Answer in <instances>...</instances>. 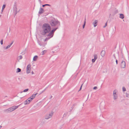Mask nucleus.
Here are the masks:
<instances>
[{
    "label": "nucleus",
    "instance_id": "38",
    "mask_svg": "<svg viewBox=\"0 0 129 129\" xmlns=\"http://www.w3.org/2000/svg\"><path fill=\"white\" fill-rule=\"evenodd\" d=\"M116 64H118V61H117V60H116Z\"/></svg>",
    "mask_w": 129,
    "mask_h": 129
},
{
    "label": "nucleus",
    "instance_id": "2",
    "mask_svg": "<svg viewBox=\"0 0 129 129\" xmlns=\"http://www.w3.org/2000/svg\"><path fill=\"white\" fill-rule=\"evenodd\" d=\"M49 23L52 27H55L52 30H53V33L58 28L59 26L60 25V22L57 20H56L55 19L51 20L49 22Z\"/></svg>",
    "mask_w": 129,
    "mask_h": 129
},
{
    "label": "nucleus",
    "instance_id": "23",
    "mask_svg": "<svg viewBox=\"0 0 129 129\" xmlns=\"http://www.w3.org/2000/svg\"><path fill=\"white\" fill-rule=\"evenodd\" d=\"M46 52V51L45 50H44L42 52V55H44Z\"/></svg>",
    "mask_w": 129,
    "mask_h": 129
},
{
    "label": "nucleus",
    "instance_id": "31",
    "mask_svg": "<svg viewBox=\"0 0 129 129\" xmlns=\"http://www.w3.org/2000/svg\"><path fill=\"white\" fill-rule=\"evenodd\" d=\"M46 88H45L43 91H42V92L39 94H41V93H43V92H44L45 90H46Z\"/></svg>",
    "mask_w": 129,
    "mask_h": 129
},
{
    "label": "nucleus",
    "instance_id": "17",
    "mask_svg": "<svg viewBox=\"0 0 129 129\" xmlns=\"http://www.w3.org/2000/svg\"><path fill=\"white\" fill-rule=\"evenodd\" d=\"M5 6H6V5H3L2 7V10H1L2 12H3V11L4 8H5Z\"/></svg>",
    "mask_w": 129,
    "mask_h": 129
},
{
    "label": "nucleus",
    "instance_id": "9",
    "mask_svg": "<svg viewBox=\"0 0 129 129\" xmlns=\"http://www.w3.org/2000/svg\"><path fill=\"white\" fill-rule=\"evenodd\" d=\"M13 111L12 107L8 109L4 110V111L7 112H11Z\"/></svg>",
    "mask_w": 129,
    "mask_h": 129
},
{
    "label": "nucleus",
    "instance_id": "32",
    "mask_svg": "<svg viewBox=\"0 0 129 129\" xmlns=\"http://www.w3.org/2000/svg\"><path fill=\"white\" fill-rule=\"evenodd\" d=\"M95 59H92V62H95Z\"/></svg>",
    "mask_w": 129,
    "mask_h": 129
},
{
    "label": "nucleus",
    "instance_id": "33",
    "mask_svg": "<svg viewBox=\"0 0 129 129\" xmlns=\"http://www.w3.org/2000/svg\"><path fill=\"white\" fill-rule=\"evenodd\" d=\"M97 87L96 86H95V87H94L93 88V89H97Z\"/></svg>",
    "mask_w": 129,
    "mask_h": 129
},
{
    "label": "nucleus",
    "instance_id": "11",
    "mask_svg": "<svg viewBox=\"0 0 129 129\" xmlns=\"http://www.w3.org/2000/svg\"><path fill=\"white\" fill-rule=\"evenodd\" d=\"M105 50H102L101 53V55L102 57H104L105 55Z\"/></svg>",
    "mask_w": 129,
    "mask_h": 129
},
{
    "label": "nucleus",
    "instance_id": "12",
    "mask_svg": "<svg viewBox=\"0 0 129 129\" xmlns=\"http://www.w3.org/2000/svg\"><path fill=\"white\" fill-rule=\"evenodd\" d=\"M98 22V21L97 20H95V21L93 23V24L94 25V27H95L97 26Z\"/></svg>",
    "mask_w": 129,
    "mask_h": 129
},
{
    "label": "nucleus",
    "instance_id": "4",
    "mask_svg": "<svg viewBox=\"0 0 129 129\" xmlns=\"http://www.w3.org/2000/svg\"><path fill=\"white\" fill-rule=\"evenodd\" d=\"M53 113L52 112L51 113L46 114L45 116V119H48L51 118L52 116Z\"/></svg>",
    "mask_w": 129,
    "mask_h": 129
},
{
    "label": "nucleus",
    "instance_id": "15",
    "mask_svg": "<svg viewBox=\"0 0 129 129\" xmlns=\"http://www.w3.org/2000/svg\"><path fill=\"white\" fill-rule=\"evenodd\" d=\"M38 58V56L37 55H36L34 56L33 58V60L34 61H36L37 60V59Z\"/></svg>",
    "mask_w": 129,
    "mask_h": 129
},
{
    "label": "nucleus",
    "instance_id": "25",
    "mask_svg": "<svg viewBox=\"0 0 129 129\" xmlns=\"http://www.w3.org/2000/svg\"><path fill=\"white\" fill-rule=\"evenodd\" d=\"M22 57L21 55H20L19 56L18 58L19 59H21L22 58Z\"/></svg>",
    "mask_w": 129,
    "mask_h": 129
},
{
    "label": "nucleus",
    "instance_id": "40",
    "mask_svg": "<svg viewBox=\"0 0 129 129\" xmlns=\"http://www.w3.org/2000/svg\"><path fill=\"white\" fill-rule=\"evenodd\" d=\"M39 1L40 2V3H41V0H39Z\"/></svg>",
    "mask_w": 129,
    "mask_h": 129
},
{
    "label": "nucleus",
    "instance_id": "44",
    "mask_svg": "<svg viewBox=\"0 0 129 129\" xmlns=\"http://www.w3.org/2000/svg\"><path fill=\"white\" fill-rule=\"evenodd\" d=\"M116 11L117 12H118V11H117V10Z\"/></svg>",
    "mask_w": 129,
    "mask_h": 129
},
{
    "label": "nucleus",
    "instance_id": "41",
    "mask_svg": "<svg viewBox=\"0 0 129 129\" xmlns=\"http://www.w3.org/2000/svg\"><path fill=\"white\" fill-rule=\"evenodd\" d=\"M52 96H51L50 97V99H51L52 98Z\"/></svg>",
    "mask_w": 129,
    "mask_h": 129
},
{
    "label": "nucleus",
    "instance_id": "27",
    "mask_svg": "<svg viewBox=\"0 0 129 129\" xmlns=\"http://www.w3.org/2000/svg\"><path fill=\"white\" fill-rule=\"evenodd\" d=\"M126 96L127 97L129 98V93H126Z\"/></svg>",
    "mask_w": 129,
    "mask_h": 129
},
{
    "label": "nucleus",
    "instance_id": "16",
    "mask_svg": "<svg viewBox=\"0 0 129 129\" xmlns=\"http://www.w3.org/2000/svg\"><path fill=\"white\" fill-rule=\"evenodd\" d=\"M119 17L122 19H123L124 18V16L123 14H120V16Z\"/></svg>",
    "mask_w": 129,
    "mask_h": 129
},
{
    "label": "nucleus",
    "instance_id": "37",
    "mask_svg": "<svg viewBox=\"0 0 129 129\" xmlns=\"http://www.w3.org/2000/svg\"><path fill=\"white\" fill-rule=\"evenodd\" d=\"M13 41L10 44V45L11 46V45L13 44Z\"/></svg>",
    "mask_w": 129,
    "mask_h": 129
},
{
    "label": "nucleus",
    "instance_id": "3",
    "mask_svg": "<svg viewBox=\"0 0 129 129\" xmlns=\"http://www.w3.org/2000/svg\"><path fill=\"white\" fill-rule=\"evenodd\" d=\"M54 31L53 30H51V31L49 33L48 35H47V37H49L47 38H46L44 40V41L45 42L46 41H47L48 40L50 39L51 38L53 37L54 33L53 32Z\"/></svg>",
    "mask_w": 129,
    "mask_h": 129
},
{
    "label": "nucleus",
    "instance_id": "43",
    "mask_svg": "<svg viewBox=\"0 0 129 129\" xmlns=\"http://www.w3.org/2000/svg\"><path fill=\"white\" fill-rule=\"evenodd\" d=\"M1 127H2V126H1L0 125V128H1Z\"/></svg>",
    "mask_w": 129,
    "mask_h": 129
},
{
    "label": "nucleus",
    "instance_id": "7",
    "mask_svg": "<svg viewBox=\"0 0 129 129\" xmlns=\"http://www.w3.org/2000/svg\"><path fill=\"white\" fill-rule=\"evenodd\" d=\"M126 66L125 62L124 61H122L121 64V67L122 68H124Z\"/></svg>",
    "mask_w": 129,
    "mask_h": 129
},
{
    "label": "nucleus",
    "instance_id": "24",
    "mask_svg": "<svg viewBox=\"0 0 129 129\" xmlns=\"http://www.w3.org/2000/svg\"><path fill=\"white\" fill-rule=\"evenodd\" d=\"M94 59L95 60L97 59L98 58L97 55L95 54L94 55Z\"/></svg>",
    "mask_w": 129,
    "mask_h": 129
},
{
    "label": "nucleus",
    "instance_id": "29",
    "mask_svg": "<svg viewBox=\"0 0 129 129\" xmlns=\"http://www.w3.org/2000/svg\"><path fill=\"white\" fill-rule=\"evenodd\" d=\"M122 90L123 91H126V89L124 87H122Z\"/></svg>",
    "mask_w": 129,
    "mask_h": 129
},
{
    "label": "nucleus",
    "instance_id": "26",
    "mask_svg": "<svg viewBox=\"0 0 129 129\" xmlns=\"http://www.w3.org/2000/svg\"><path fill=\"white\" fill-rule=\"evenodd\" d=\"M50 6V5H49V4H46L45 5H42V7H44L45 6Z\"/></svg>",
    "mask_w": 129,
    "mask_h": 129
},
{
    "label": "nucleus",
    "instance_id": "36",
    "mask_svg": "<svg viewBox=\"0 0 129 129\" xmlns=\"http://www.w3.org/2000/svg\"><path fill=\"white\" fill-rule=\"evenodd\" d=\"M83 85V84H82V85H81V87H80V89L79 90V91H80V90H81V89L82 87V85Z\"/></svg>",
    "mask_w": 129,
    "mask_h": 129
},
{
    "label": "nucleus",
    "instance_id": "45",
    "mask_svg": "<svg viewBox=\"0 0 129 129\" xmlns=\"http://www.w3.org/2000/svg\"><path fill=\"white\" fill-rule=\"evenodd\" d=\"M39 45H40V46H41V44H39Z\"/></svg>",
    "mask_w": 129,
    "mask_h": 129
},
{
    "label": "nucleus",
    "instance_id": "5",
    "mask_svg": "<svg viewBox=\"0 0 129 129\" xmlns=\"http://www.w3.org/2000/svg\"><path fill=\"white\" fill-rule=\"evenodd\" d=\"M113 98L114 100L117 99L118 98V96L116 94V90H114L113 92Z\"/></svg>",
    "mask_w": 129,
    "mask_h": 129
},
{
    "label": "nucleus",
    "instance_id": "19",
    "mask_svg": "<svg viewBox=\"0 0 129 129\" xmlns=\"http://www.w3.org/2000/svg\"><path fill=\"white\" fill-rule=\"evenodd\" d=\"M21 71V70L19 68H18L17 69L16 73H18L20 72Z\"/></svg>",
    "mask_w": 129,
    "mask_h": 129
},
{
    "label": "nucleus",
    "instance_id": "8",
    "mask_svg": "<svg viewBox=\"0 0 129 129\" xmlns=\"http://www.w3.org/2000/svg\"><path fill=\"white\" fill-rule=\"evenodd\" d=\"M17 7L15 5H14L13 7V12L15 15H16L17 14Z\"/></svg>",
    "mask_w": 129,
    "mask_h": 129
},
{
    "label": "nucleus",
    "instance_id": "22",
    "mask_svg": "<svg viewBox=\"0 0 129 129\" xmlns=\"http://www.w3.org/2000/svg\"><path fill=\"white\" fill-rule=\"evenodd\" d=\"M86 20V18H85V21H84V24L83 25V28H84L85 26V25Z\"/></svg>",
    "mask_w": 129,
    "mask_h": 129
},
{
    "label": "nucleus",
    "instance_id": "1",
    "mask_svg": "<svg viewBox=\"0 0 129 129\" xmlns=\"http://www.w3.org/2000/svg\"><path fill=\"white\" fill-rule=\"evenodd\" d=\"M42 29L43 31V35H44L50 33L51 27L49 24L45 23L43 25Z\"/></svg>",
    "mask_w": 129,
    "mask_h": 129
},
{
    "label": "nucleus",
    "instance_id": "42",
    "mask_svg": "<svg viewBox=\"0 0 129 129\" xmlns=\"http://www.w3.org/2000/svg\"><path fill=\"white\" fill-rule=\"evenodd\" d=\"M114 57L115 58V59L116 58V57H115V56L114 55Z\"/></svg>",
    "mask_w": 129,
    "mask_h": 129
},
{
    "label": "nucleus",
    "instance_id": "30",
    "mask_svg": "<svg viewBox=\"0 0 129 129\" xmlns=\"http://www.w3.org/2000/svg\"><path fill=\"white\" fill-rule=\"evenodd\" d=\"M1 43L2 45L3 44V39L1 41Z\"/></svg>",
    "mask_w": 129,
    "mask_h": 129
},
{
    "label": "nucleus",
    "instance_id": "34",
    "mask_svg": "<svg viewBox=\"0 0 129 129\" xmlns=\"http://www.w3.org/2000/svg\"><path fill=\"white\" fill-rule=\"evenodd\" d=\"M107 26V22L105 24V25L103 26L104 28H105Z\"/></svg>",
    "mask_w": 129,
    "mask_h": 129
},
{
    "label": "nucleus",
    "instance_id": "20",
    "mask_svg": "<svg viewBox=\"0 0 129 129\" xmlns=\"http://www.w3.org/2000/svg\"><path fill=\"white\" fill-rule=\"evenodd\" d=\"M11 45L10 44L9 45H8L5 48V50H7V49H8L11 46Z\"/></svg>",
    "mask_w": 129,
    "mask_h": 129
},
{
    "label": "nucleus",
    "instance_id": "47",
    "mask_svg": "<svg viewBox=\"0 0 129 129\" xmlns=\"http://www.w3.org/2000/svg\"><path fill=\"white\" fill-rule=\"evenodd\" d=\"M43 122L44 123V121H43Z\"/></svg>",
    "mask_w": 129,
    "mask_h": 129
},
{
    "label": "nucleus",
    "instance_id": "18",
    "mask_svg": "<svg viewBox=\"0 0 129 129\" xmlns=\"http://www.w3.org/2000/svg\"><path fill=\"white\" fill-rule=\"evenodd\" d=\"M27 101L28 102H29V103H30V102H31L32 100V99H31V98H28L27 99Z\"/></svg>",
    "mask_w": 129,
    "mask_h": 129
},
{
    "label": "nucleus",
    "instance_id": "10",
    "mask_svg": "<svg viewBox=\"0 0 129 129\" xmlns=\"http://www.w3.org/2000/svg\"><path fill=\"white\" fill-rule=\"evenodd\" d=\"M44 12V9L42 8H40L39 12V13L40 14H41L43 13Z\"/></svg>",
    "mask_w": 129,
    "mask_h": 129
},
{
    "label": "nucleus",
    "instance_id": "35",
    "mask_svg": "<svg viewBox=\"0 0 129 129\" xmlns=\"http://www.w3.org/2000/svg\"><path fill=\"white\" fill-rule=\"evenodd\" d=\"M67 114V113H64V114L63 115V116H66Z\"/></svg>",
    "mask_w": 129,
    "mask_h": 129
},
{
    "label": "nucleus",
    "instance_id": "21",
    "mask_svg": "<svg viewBox=\"0 0 129 129\" xmlns=\"http://www.w3.org/2000/svg\"><path fill=\"white\" fill-rule=\"evenodd\" d=\"M24 104L27 105L29 103V102L27 101V100H26L24 102Z\"/></svg>",
    "mask_w": 129,
    "mask_h": 129
},
{
    "label": "nucleus",
    "instance_id": "13",
    "mask_svg": "<svg viewBox=\"0 0 129 129\" xmlns=\"http://www.w3.org/2000/svg\"><path fill=\"white\" fill-rule=\"evenodd\" d=\"M19 106V105L17 106H14L12 107L13 111L17 108Z\"/></svg>",
    "mask_w": 129,
    "mask_h": 129
},
{
    "label": "nucleus",
    "instance_id": "48",
    "mask_svg": "<svg viewBox=\"0 0 129 129\" xmlns=\"http://www.w3.org/2000/svg\"><path fill=\"white\" fill-rule=\"evenodd\" d=\"M22 92H23L22 91V92H21V93H22Z\"/></svg>",
    "mask_w": 129,
    "mask_h": 129
},
{
    "label": "nucleus",
    "instance_id": "46",
    "mask_svg": "<svg viewBox=\"0 0 129 129\" xmlns=\"http://www.w3.org/2000/svg\"><path fill=\"white\" fill-rule=\"evenodd\" d=\"M43 120H42V121H41V122H42V121H43Z\"/></svg>",
    "mask_w": 129,
    "mask_h": 129
},
{
    "label": "nucleus",
    "instance_id": "39",
    "mask_svg": "<svg viewBox=\"0 0 129 129\" xmlns=\"http://www.w3.org/2000/svg\"><path fill=\"white\" fill-rule=\"evenodd\" d=\"M31 73L32 74H34V73L32 71L31 72Z\"/></svg>",
    "mask_w": 129,
    "mask_h": 129
},
{
    "label": "nucleus",
    "instance_id": "6",
    "mask_svg": "<svg viewBox=\"0 0 129 129\" xmlns=\"http://www.w3.org/2000/svg\"><path fill=\"white\" fill-rule=\"evenodd\" d=\"M31 65L30 64H28L26 68V73L27 74L30 73V71L31 70L30 68Z\"/></svg>",
    "mask_w": 129,
    "mask_h": 129
},
{
    "label": "nucleus",
    "instance_id": "14",
    "mask_svg": "<svg viewBox=\"0 0 129 129\" xmlns=\"http://www.w3.org/2000/svg\"><path fill=\"white\" fill-rule=\"evenodd\" d=\"M38 94V93H37L35 94H34L32 95L30 97V98L31 99H32V100L34 99L35 96H36Z\"/></svg>",
    "mask_w": 129,
    "mask_h": 129
},
{
    "label": "nucleus",
    "instance_id": "28",
    "mask_svg": "<svg viewBox=\"0 0 129 129\" xmlns=\"http://www.w3.org/2000/svg\"><path fill=\"white\" fill-rule=\"evenodd\" d=\"M28 90V89H26L24 90H23V92H25L27 91Z\"/></svg>",
    "mask_w": 129,
    "mask_h": 129
}]
</instances>
